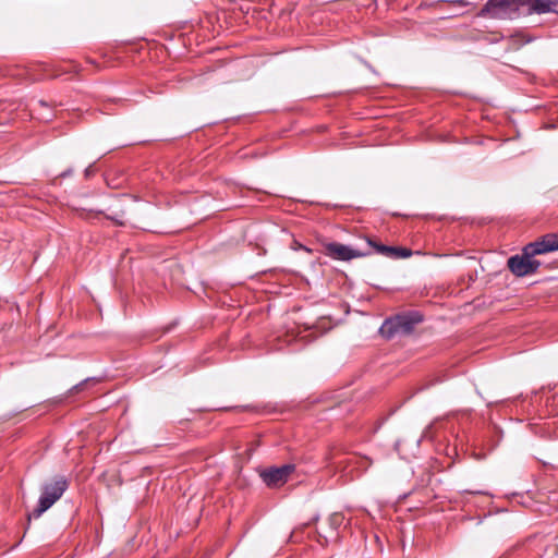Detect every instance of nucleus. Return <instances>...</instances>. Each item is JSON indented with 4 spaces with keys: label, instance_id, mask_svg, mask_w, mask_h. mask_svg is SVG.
I'll use <instances>...</instances> for the list:
<instances>
[{
    "label": "nucleus",
    "instance_id": "obj_10",
    "mask_svg": "<svg viewBox=\"0 0 558 558\" xmlns=\"http://www.w3.org/2000/svg\"><path fill=\"white\" fill-rule=\"evenodd\" d=\"M411 255V250L396 246V252L393 253L392 258H407L410 257Z\"/></svg>",
    "mask_w": 558,
    "mask_h": 558
},
{
    "label": "nucleus",
    "instance_id": "obj_11",
    "mask_svg": "<svg viewBox=\"0 0 558 558\" xmlns=\"http://www.w3.org/2000/svg\"><path fill=\"white\" fill-rule=\"evenodd\" d=\"M66 478L64 476H59L54 481V485L52 488H65L68 486Z\"/></svg>",
    "mask_w": 558,
    "mask_h": 558
},
{
    "label": "nucleus",
    "instance_id": "obj_1",
    "mask_svg": "<svg viewBox=\"0 0 558 558\" xmlns=\"http://www.w3.org/2000/svg\"><path fill=\"white\" fill-rule=\"evenodd\" d=\"M558 250V233H548L539 240L529 243L522 255H514L508 259L510 271L517 277H523L537 270L541 263L533 259L535 255Z\"/></svg>",
    "mask_w": 558,
    "mask_h": 558
},
{
    "label": "nucleus",
    "instance_id": "obj_7",
    "mask_svg": "<svg viewBox=\"0 0 558 558\" xmlns=\"http://www.w3.org/2000/svg\"><path fill=\"white\" fill-rule=\"evenodd\" d=\"M64 490H44L40 495L37 506L28 512L27 519H38L46 512L57 500H59Z\"/></svg>",
    "mask_w": 558,
    "mask_h": 558
},
{
    "label": "nucleus",
    "instance_id": "obj_12",
    "mask_svg": "<svg viewBox=\"0 0 558 558\" xmlns=\"http://www.w3.org/2000/svg\"><path fill=\"white\" fill-rule=\"evenodd\" d=\"M123 217H124L123 213L121 215L107 216L108 219L114 221L119 226H124L125 225V220H123Z\"/></svg>",
    "mask_w": 558,
    "mask_h": 558
},
{
    "label": "nucleus",
    "instance_id": "obj_6",
    "mask_svg": "<svg viewBox=\"0 0 558 558\" xmlns=\"http://www.w3.org/2000/svg\"><path fill=\"white\" fill-rule=\"evenodd\" d=\"M520 5L522 15L556 13L558 0H521Z\"/></svg>",
    "mask_w": 558,
    "mask_h": 558
},
{
    "label": "nucleus",
    "instance_id": "obj_8",
    "mask_svg": "<svg viewBox=\"0 0 558 558\" xmlns=\"http://www.w3.org/2000/svg\"><path fill=\"white\" fill-rule=\"evenodd\" d=\"M367 243L372 246L378 254L385 255L387 257H391L396 252V246H388L384 244L376 243L375 241L367 239Z\"/></svg>",
    "mask_w": 558,
    "mask_h": 558
},
{
    "label": "nucleus",
    "instance_id": "obj_14",
    "mask_svg": "<svg viewBox=\"0 0 558 558\" xmlns=\"http://www.w3.org/2000/svg\"><path fill=\"white\" fill-rule=\"evenodd\" d=\"M457 2L459 4H461V5H466L468 4V2L465 0H458Z\"/></svg>",
    "mask_w": 558,
    "mask_h": 558
},
{
    "label": "nucleus",
    "instance_id": "obj_5",
    "mask_svg": "<svg viewBox=\"0 0 558 558\" xmlns=\"http://www.w3.org/2000/svg\"><path fill=\"white\" fill-rule=\"evenodd\" d=\"M324 253L332 259L342 262H349L369 254L368 252H362L338 242H329L324 244Z\"/></svg>",
    "mask_w": 558,
    "mask_h": 558
},
{
    "label": "nucleus",
    "instance_id": "obj_9",
    "mask_svg": "<svg viewBox=\"0 0 558 558\" xmlns=\"http://www.w3.org/2000/svg\"><path fill=\"white\" fill-rule=\"evenodd\" d=\"M530 493H531V490L513 492L509 496V499L511 502H517V504L523 505L525 507H529L530 506L529 500L531 499Z\"/></svg>",
    "mask_w": 558,
    "mask_h": 558
},
{
    "label": "nucleus",
    "instance_id": "obj_3",
    "mask_svg": "<svg viewBox=\"0 0 558 558\" xmlns=\"http://www.w3.org/2000/svg\"><path fill=\"white\" fill-rule=\"evenodd\" d=\"M521 0H488L478 16L493 20H514L521 16Z\"/></svg>",
    "mask_w": 558,
    "mask_h": 558
},
{
    "label": "nucleus",
    "instance_id": "obj_13",
    "mask_svg": "<svg viewBox=\"0 0 558 558\" xmlns=\"http://www.w3.org/2000/svg\"><path fill=\"white\" fill-rule=\"evenodd\" d=\"M523 37V44H527L532 41L531 37L522 36Z\"/></svg>",
    "mask_w": 558,
    "mask_h": 558
},
{
    "label": "nucleus",
    "instance_id": "obj_2",
    "mask_svg": "<svg viewBox=\"0 0 558 558\" xmlns=\"http://www.w3.org/2000/svg\"><path fill=\"white\" fill-rule=\"evenodd\" d=\"M423 320L417 312L398 314L387 318L379 328L380 335L386 339H392L396 336L410 335L414 327Z\"/></svg>",
    "mask_w": 558,
    "mask_h": 558
},
{
    "label": "nucleus",
    "instance_id": "obj_4",
    "mask_svg": "<svg viewBox=\"0 0 558 558\" xmlns=\"http://www.w3.org/2000/svg\"><path fill=\"white\" fill-rule=\"evenodd\" d=\"M294 473V464H283L262 470L259 476L267 486H282L293 478Z\"/></svg>",
    "mask_w": 558,
    "mask_h": 558
}]
</instances>
